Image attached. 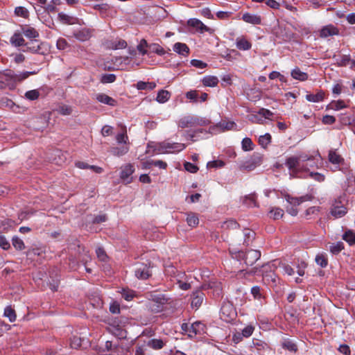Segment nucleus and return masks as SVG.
Wrapping results in <instances>:
<instances>
[{
    "instance_id": "obj_51",
    "label": "nucleus",
    "mask_w": 355,
    "mask_h": 355,
    "mask_svg": "<svg viewBox=\"0 0 355 355\" xmlns=\"http://www.w3.org/2000/svg\"><path fill=\"white\" fill-rule=\"evenodd\" d=\"M257 114L264 117L266 119L272 120L274 114L269 110L266 108H261L257 112Z\"/></svg>"
},
{
    "instance_id": "obj_20",
    "label": "nucleus",
    "mask_w": 355,
    "mask_h": 355,
    "mask_svg": "<svg viewBox=\"0 0 355 355\" xmlns=\"http://www.w3.org/2000/svg\"><path fill=\"white\" fill-rule=\"evenodd\" d=\"M286 201L294 206L299 205L301 203H302L304 201L309 200L311 199V198L306 195L304 196H301L299 198L297 197H292L290 195L287 194L285 196Z\"/></svg>"
},
{
    "instance_id": "obj_9",
    "label": "nucleus",
    "mask_w": 355,
    "mask_h": 355,
    "mask_svg": "<svg viewBox=\"0 0 355 355\" xmlns=\"http://www.w3.org/2000/svg\"><path fill=\"white\" fill-rule=\"evenodd\" d=\"M205 297V295L202 291L197 290L187 300V297H184L185 300L182 303L187 304L191 302V307L198 309L201 306Z\"/></svg>"
},
{
    "instance_id": "obj_15",
    "label": "nucleus",
    "mask_w": 355,
    "mask_h": 355,
    "mask_svg": "<svg viewBox=\"0 0 355 355\" xmlns=\"http://www.w3.org/2000/svg\"><path fill=\"white\" fill-rule=\"evenodd\" d=\"M234 125V122H220L215 125L211 126L209 129V132L210 134H215L217 131L231 130Z\"/></svg>"
},
{
    "instance_id": "obj_7",
    "label": "nucleus",
    "mask_w": 355,
    "mask_h": 355,
    "mask_svg": "<svg viewBox=\"0 0 355 355\" xmlns=\"http://www.w3.org/2000/svg\"><path fill=\"white\" fill-rule=\"evenodd\" d=\"M347 212V209L343 204L340 198L335 199L332 202L330 214L335 218H338L344 216Z\"/></svg>"
},
{
    "instance_id": "obj_23",
    "label": "nucleus",
    "mask_w": 355,
    "mask_h": 355,
    "mask_svg": "<svg viewBox=\"0 0 355 355\" xmlns=\"http://www.w3.org/2000/svg\"><path fill=\"white\" fill-rule=\"evenodd\" d=\"M96 98L98 101L103 104H106L110 106H115L116 105V100L105 94H97Z\"/></svg>"
},
{
    "instance_id": "obj_18",
    "label": "nucleus",
    "mask_w": 355,
    "mask_h": 355,
    "mask_svg": "<svg viewBox=\"0 0 355 355\" xmlns=\"http://www.w3.org/2000/svg\"><path fill=\"white\" fill-rule=\"evenodd\" d=\"M73 37L79 41L85 42L92 37V31L88 28H82L74 32Z\"/></svg>"
},
{
    "instance_id": "obj_28",
    "label": "nucleus",
    "mask_w": 355,
    "mask_h": 355,
    "mask_svg": "<svg viewBox=\"0 0 355 355\" xmlns=\"http://www.w3.org/2000/svg\"><path fill=\"white\" fill-rule=\"evenodd\" d=\"M291 76L294 79L304 81L308 79V74L302 71L298 67L295 68L291 71Z\"/></svg>"
},
{
    "instance_id": "obj_27",
    "label": "nucleus",
    "mask_w": 355,
    "mask_h": 355,
    "mask_svg": "<svg viewBox=\"0 0 355 355\" xmlns=\"http://www.w3.org/2000/svg\"><path fill=\"white\" fill-rule=\"evenodd\" d=\"M152 166H157L160 168H166L167 164L166 162H164L162 160H156V161L150 160V161H146L143 163V166L145 168H149Z\"/></svg>"
},
{
    "instance_id": "obj_41",
    "label": "nucleus",
    "mask_w": 355,
    "mask_h": 355,
    "mask_svg": "<svg viewBox=\"0 0 355 355\" xmlns=\"http://www.w3.org/2000/svg\"><path fill=\"white\" fill-rule=\"evenodd\" d=\"M271 135L269 133H266L261 135L259 138V144L263 148H266L267 146L271 142Z\"/></svg>"
},
{
    "instance_id": "obj_1",
    "label": "nucleus",
    "mask_w": 355,
    "mask_h": 355,
    "mask_svg": "<svg viewBox=\"0 0 355 355\" xmlns=\"http://www.w3.org/2000/svg\"><path fill=\"white\" fill-rule=\"evenodd\" d=\"M286 166L291 171V175L297 177L301 171H308L309 167L313 168L316 166L313 156L301 155L299 156H293L286 159Z\"/></svg>"
},
{
    "instance_id": "obj_16",
    "label": "nucleus",
    "mask_w": 355,
    "mask_h": 355,
    "mask_svg": "<svg viewBox=\"0 0 355 355\" xmlns=\"http://www.w3.org/2000/svg\"><path fill=\"white\" fill-rule=\"evenodd\" d=\"M242 19L248 24H251L253 25H259L261 24V16L252 14L249 12H245L242 16Z\"/></svg>"
},
{
    "instance_id": "obj_54",
    "label": "nucleus",
    "mask_w": 355,
    "mask_h": 355,
    "mask_svg": "<svg viewBox=\"0 0 355 355\" xmlns=\"http://www.w3.org/2000/svg\"><path fill=\"white\" fill-rule=\"evenodd\" d=\"M149 51L158 55H163L165 53L164 49L157 44H150Z\"/></svg>"
},
{
    "instance_id": "obj_17",
    "label": "nucleus",
    "mask_w": 355,
    "mask_h": 355,
    "mask_svg": "<svg viewBox=\"0 0 355 355\" xmlns=\"http://www.w3.org/2000/svg\"><path fill=\"white\" fill-rule=\"evenodd\" d=\"M338 34V29L333 25L324 26L320 31V37L324 38L329 36L337 35Z\"/></svg>"
},
{
    "instance_id": "obj_61",
    "label": "nucleus",
    "mask_w": 355,
    "mask_h": 355,
    "mask_svg": "<svg viewBox=\"0 0 355 355\" xmlns=\"http://www.w3.org/2000/svg\"><path fill=\"white\" fill-rule=\"evenodd\" d=\"M116 80V76L114 74L109 73L104 74L101 77V82L103 83H111L114 82Z\"/></svg>"
},
{
    "instance_id": "obj_63",
    "label": "nucleus",
    "mask_w": 355,
    "mask_h": 355,
    "mask_svg": "<svg viewBox=\"0 0 355 355\" xmlns=\"http://www.w3.org/2000/svg\"><path fill=\"white\" fill-rule=\"evenodd\" d=\"M254 329V328L252 326L248 325L242 330L241 335L245 338H248L252 334Z\"/></svg>"
},
{
    "instance_id": "obj_64",
    "label": "nucleus",
    "mask_w": 355,
    "mask_h": 355,
    "mask_svg": "<svg viewBox=\"0 0 355 355\" xmlns=\"http://www.w3.org/2000/svg\"><path fill=\"white\" fill-rule=\"evenodd\" d=\"M309 175L319 182H323L325 179V176L323 174L318 172H311Z\"/></svg>"
},
{
    "instance_id": "obj_29",
    "label": "nucleus",
    "mask_w": 355,
    "mask_h": 355,
    "mask_svg": "<svg viewBox=\"0 0 355 355\" xmlns=\"http://www.w3.org/2000/svg\"><path fill=\"white\" fill-rule=\"evenodd\" d=\"M155 87L154 82L139 81L136 84V88L139 90H153Z\"/></svg>"
},
{
    "instance_id": "obj_46",
    "label": "nucleus",
    "mask_w": 355,
    "mask_h": 355,
    "mask_svg": "<svg viewBox=\"0 0 355 355\" xmlns=\"http://www.w3.org/2000/svg\"><path fill=\"white\" fill-rule=\"evenodd\" d=\"M242 149L244 151H249L253 149L254 144L251 140V139L248 137H245L242 140Z\"/></svg>"
},
{
    "instance_id": "obj_48",
    "label": "nucleus",
    "mask_w": 355,
    "mask_h": 355,
    "mask_svg": "<svg viewBox=\"0 0 355 355\" xmlns=\"http://www.w3.org/2000/svg\"><path fill=\"white\" fill-rule=\"evenodd\" d=\"M4 316L8 318L9 321L10 322H12L15 321L16 320V314L14 311L10 306H7L4 310Z\"/></svg>"
},
{
    "instance_id": "obj_43",
    "label": "nucleus",
    "mask_w": 355,
    "mask_h": 355,
    "mask_svg": "<svg viewBox=\"0 0 355 355\" xmlns=\"http://www.w3.org/2000/svg\"><path fill=\"white\" fill-rule=\"evenodd\" d=\"M170 97V94L168 91L166 90H161L158 92L156 100L159 103H165L168 100Z\"/></svg>"
},
{
    "instance_id": "obj_42",
    "label": "nucleus",
    "mask_w": 355,
    "mask_h": 355,
    "mask_svg": "<svg viewBox=\"0 0 355 355\" xmlns=\"http://www.w3.org/2000/svg\"><path fill=\"white\" fill-rule=\"evenodd\" d=\"M251 46V43L245 39H241L236 42V47L240 50H248Z\"/></svg>"
},
{
    "instance_id": "obj_30",
    "label": "nucleus",
    "mask_w": 355,
    "mask_h": 355,
    "mask_svg": "<svg viewBox=\"0 0 355 355\" xmlns=\"http://www.w3.org/2000/svg\"><path fill=\"white\" fill-rule=\"evenodd\" d=\"M324 92L322 91L318 92L317 94H308L306 96V99L310 102L318 103L323 101Z\"/></svg>"
},
{
    "instance_id": "obj_25",
    "label": "nucleus",
    "mask_w": 355,
    "mask_h": 355,
    "mask_svg": "<svg viewBox=\"0 0 355 355\" xmlns=\"http://www.w3.org/2000/svg\"><path fill=\"white\" fill-rule=\"evenodd\" d=\"M202 83L205 87H215L218 83V78L214 76H207L202 78Z\"/></svg>"
},
{
    "instance_id": "obj_8",
    "label": "nucleus",
    "mask_w": 355,
    "mask_h": 355,
    "mask_svg": "<svg viewBox=\"0 0 355 355\" xmlns=\"http://www.w3.org/2000/svg\"><path fill=\"white\" fill-rule=\"evenodd\" d=\"M261 257V252L257 250H248L245 252H240L239 257H241L247 266H252Z\"/></svg>"
},
{
    "instance_id": "obj_38",
    "label": "nucleus",
    "mask_w": 355,
    "mask_h": 355,
    "mask_svg": "<svg viewBox=\"0 0 355 355\" xmlns=\"http://www.w3.org/2000/svg\"><path fill=\"white\" fill-rule=\"evenodd\" d=\"M129 150V148L127 146H121V147H114L111 150V153L112 155L115 156H122L126 154Z\"/></svg>"
},
{
    "instance_id": "obj_24",
    "label": "nucleus",
    "mask_w": 355,
    "mask_h": 355,
    "mask_svg": "<svg viewBox=\"0 0 355 355\" xmlns=\"http://www.w3.org/2000/svg\"><path fill=\"white\" fill-rule=\"evenodd\" d=\"M58 19L61 22L66 24H74L77 21V19L76 17L64 12H60L58 14Z\"/></svg>"
},
{
    "instance_id": "obj_34",
    "label": "nucleus",
    "mask_w": 355,
    "mask_h": 355,
    "mask_svg": "<svg viewBox=\"0 0 355 355\" xmlns=\"http://www.w3.org/2000/svg\"><path fill=\"white\" fill-rule=\"evenodd\" d=\"M334 58L336 60L338 65L346 66L350 62V56L349 55H334Z\"/></svg>"
},
{
    "instance_id": "obj_47",
    "label": "nucleus",
    "mask_w": 355,
    "mask_h": 355,
    "mask_svg": "<svg viewBox=\"0 0 355 355\" xmlns=\"http://www.w3.org/2000/svg\"><path fill=\"white\" fill-rule=\"evenodd\" d=\"M343 249H344V244L341 241L334 243L330 246V251L334 254H339Z\"/></svg>"
},
{
    "instance_id": "obj_44",
    "label": "nucleus",
    "mask_w": 355,
    "mask_h": 355,
    "mask_svg": "<svg viewBox=\"0 0 355 355\" xmlns=\"http://www.w3.org/2000/svg\"><path fill=\"white\" fill-rule=\"evenodd\" d=\"M148 346L155 349H159L163 347L164 343L161 339H151L148 342Z\"/></svg>"
},
{
    "instance_id": "obj_14",
    "label": "nucleus",
    "mask_w": 355,
    "mask_h": 355,
    "mask_svg": "<svg viewBox=\"0 0 355 355\" xmlns=\"http://www.w3.org/2000/svg\"><path fill=\"white\" fill-rule=\"evenodd\" d=\"M135 273V276L141 279H146L150 275L149 267L144 263L138 264L136 266Z\"/></svg>"
},
{
    "instance_id": "obj_22",
    "label": "nucleus",
    "mask_w": 355,
    "mask_h": 355,
    "mask_svg": "<svg viewBox=\"0 0 355 355\" xmlns=\"http://www.w3.org/2000/svg\"><path fill=\"white\" fill-rule=\"evenodd\" d=\"M179 126L182 128L195 127V116L189 115L182 117L179 121Z\"/></svg>"
},
{
    "instance_id": "obj_37",
    "label": "nucleus",
    "mask_w": 355,
    "mask_h": 355,
    "mask_svg": "<svg viewBox=\"0 0 355 355\" xmlns=\"http://www.w3.org/2000/svg\"><path fill=\"white\" fill-rule=\"evenodd\" d=\"M76 166L79 168H81V169H85V168H91L92 169L94 172L97 173H101L103 171V169L101 168V167H98V166H89L88 165L87 163L85 162H78L76 163Z\"/></svg>"
},
{
    "instance_id": "obj_52",
    "label": "nucleus",
    "mask_w": 355,
    "mask_h": 355,
    "mask_svg": "<svg viewBox=\"0 0 355 355\" xmlns=\"http://www.w3.org/2000/svg\"><path fill=\"white\" fill-rule=\"evenodd\" d=\"M40 96V92L37 89L28 91L25 93V97L31 101L36 100Z\"/></svg>"
},
{
    "instance_id": "obj_32",
    "label": "nucleus",
    "mask_w": 355,
    "mask_h": 355,
    "mask_svg": "<svg viewBox=\"0 0 355 355\" xmlns=\"http://www.w3.org/2000/svg\"><path fill=\"white\" fill-rule=\"evenodd\" d=\"M22 31L24 35L29 39H33L39 37V33L33 27H24L22 28Z\"/></svg>"
},
{
    "instance_id": "obj_5",
    "label": "nucleus",
    "mask_w": 355,
    "mask_h": 355,
    "mask_svg": "<svg viewBox=\"0 0 355 355\" xmlns=\"http://www.w3.org/2000/svg\"><path fill=\"white\" fill-rule=\"evenodd\" d=\"M263 162V156L258 153H254L249 159L241 162L239 170L241 171H252L260 166Z\"/></svg>"
},
{
    "instance_id": "obj_21",
    "label": "nucleus",
    "mask_w": 355,
    "mask_h": 355,
    "mask_svg": "<svg viewBox=\"0 0 355 355\" xmlns=\"http://www.w3.org/2000/svg\"><path fill=\"white\" fill-rule=\"evenodd\" d=\"M134 170L135 169H134V167H133L132 165H131V164H126L125 166H123L121 168V178L123 181H126L127 182H130V181L129 180V178L132 174V173L134 172Z\"/></svg>"
},
{
    "instance_id": "obj_58",
    "label": "nucleus",
    "mask_w": 355,
    "mask_h": 355,
    "mask_svg": "<svg viewBox=\"0 0 355 355\" xmlns=\"http://www.w3.org/2000/svg\"><path fill=\"white\" fill-rule=\"evenodd\" d=\"M184 167L187 171L192 173H195L198 171V167L196 165L189 162L184 163Z\"/></svg>"
},
{
    "instance_id": "obj_56",
    "label": "nucleus",
    "mask_w": 355,
    "mask_h": 355,
    "mask_svg": "<svg viewBox=\"0 0 355 355\" xmlns=\"http://www.w3.org/2000/svg\"><path fill=\"white\" fill-rule=\"evenodd\" d=\"M211 288H213L214 296L216 298H220L223 296V289L220 284H217L214 286H211Z\"/></svg>"
},
{
    "instance_id": "obj_36",
    "label": "nucleus",
    "mask_w": 355,
    "mask_h": 355,
    "mask_svg": "<svg viewBox=\"0 0 355 355\" xmlns=\"http://www.w3.org/2000/svg\"><path fill=\"white\" fill-rule=\"evenodd\" d=\"M187 223L190 227H196L199 223V219L198 216L194 213H190L187 214Z\"/></svg>"
},
{
    "instance_id": "obj_10",
    "label": "nucleus",
    "mask_w": 355,
    "mask_h": 355,
    "mask_svg": "<svg viewBox=\"0 0 355 355\" xmlns=\"http://www.w3.org/2000/svg\"><path fill=\"white\" fill-rule=\"evenodd\" d=\"M187 24L191 28H195L196 31L200 33H204L205 32H208L210 34L214 33V30L211 28L205 25L200 20L192 18L189 19L187 21Z\"/></svg>"
},
{
    "instance_id": "obj_49",
    "label": "nucleus",
    "mask_w": 355,
    "mask_h": 355,
    "mask_svg": "<svg viewBox=\"0 0 355 355\" xmlns=\"http://www.w3.org/2000/svg\"><path fill=\"white\" fill-rule=\"evenodd\" d=\"M270 217L274 220H278L281 218L284 215V211L280 208H273L270 211Z\"/></svg>"
},
{
    "instance_id": "obj_4",
    "label": "nucleus",
    "mask_w": 355,
    "mask_h": 355,
    "mask_svg": "<svg viewBox=\"0 0 355 355\" xmlns=\"http://www.w3.org/2000/svg\"><path fill=\"white\" fill-rule=\"evenodd\" d=\"M147 148V153L153 151L156 154L171 153L177 151L178 146L175 143H171L168 141H164L156 144L155 146L148 144Z\"/></svg>"
},
{
    "instance_id": "obj_55",
    "label": "nucleus",
    "mask_w": 355,
    "mask_h": 355,
    "mask_svg": "<svg viewBox=\"0 0 355 355\" xmlns=\"http://www.w3.org/2000/svg\"><path fill=\"white\" fill-rule=\"evenodd\" d=\"M82 339L78 336H73L71 338L70 346L73 349H78L81 347Z\"/></svg>"
},
{
    "instance_id": "obj_13",
    "label": "nucleus",
    "mask_w": 355,
    "mask_h": 355,
    "mask_svg": "<svg viewBox=\"0 0 355 355\" xmlns=\"http://www.w3.org/2000/svg\"><path fill=\"white\" fill-rule=\"evenodd\" d=\"M105 47L109 49H123L127 46V42L122 39L107 40L104 43Z\"/></svg>"
},
{
    "instance_id": "obj_40",
    "label": "nucleus",
    "mask_w": 355,
    "mask_h": 355,
    "mask_svg": "<svg viewBox=\"0 0 355 355\" xmlns=\"http://www.w3.org/2000/svg\"><path fill=\"white\" fill-rule=\"evenodd\" d=\"M346 105L343 101L339 100L337 101H332L329 105L327 106V109H332L334 110H339L340 109H343L344 107H346Z\"/></svg>"
},
{
    "instance_id": "obj_33",
    "label": "nucleus",
    "mask_w": 355,
    "mask_h": 355,
    "mask_svg": "<svg viewBox=\"0 0 355 355\" xmlns=\"http://www.w3.org/2000/svg\"><path fill=\"white\" fill-rule=\"evenodd\" d=\"M282 346L284 349L292 352H296L297 351V346L293 340L290 339L284 340L282 343Z\"/></svg>"
},
{
    "instance_id": "obj_26",
    "label": "nucleus",
    "mask_w": 355,
    "mask_h": 355,
    "mask_svg": "<svg viewBox=\"0 0 355 355\" xmlns=\"http://www.w3.org/2000/svg\"><path fill=\"white\" fill-rule=\"evenodd\" d=\"M10 42L15 46L26 45L25 40L19 33H15L10 38Z\"/></svg>"
},
{
    "instance_id": "obj_39",
    "label": "nucleus",
    "mask_w": 355,
    "mask_h": 355,
    "mask_svg": "<svg viewBox=\"0 0 355 355\" xmlns=\"http://www.w3.org/2000/svg\"><path fill=\"white\" fill-rule=\"evenodd\" d=\"M243 203L248 207H257V196L254 193L245 196Z\"/></svg>"
},
{
    "instance_id": "obj_57",
    "label": "nucleus",
    "mask_w": 355,
    "mask_h": 355,
    "mask_svg": "<svg viewBox=\"0 0 355 355\" xmlns=\"http://www.w3.org/2000/svg\"><path fill=\"white\" fill-rule=\"evenodd\" d=\"M58 112L62 115H69L72 112V108L69 105H62L58 107Z\"/></svg>"
},
{
    "instance_id": "obj_12",
    "label": "nucleus",
    "mask_w": 355,
    "mask_h": 355,
    "mask_svg": "<svg viewBox=\"0 0 355 355\" xmlns=\"http://www.w3.org/2000/svg\"><path fill=\"white\" fill-rule=\"evenodd\" d=\"M192 277L191 275H187L184 272H179V288L183 291H188L191 288Z\"/></svg>"
},
{
    "instance_id": "obj_59",
    "label": "nucleus",
    "mask_w": 355,
    "mask_h": 355,
    "mask_svg": "<svg viewBox=\"0 0 355 355\" xmlns=\"http://www.w3.org/2000/svg\"><path fill=\"white\" fill-rule=\"evenodd\" d=\"M15 12L17 16L22 17L24 18L28 16V10L22 6L15 8Z\"/></svg>"
},
{
    "instance_id": "obj_53",
    "label": "nucleus",
    "mask_w": 355,
    "mask_h": 355,
    "mask_svg": "<svg viewBox=\"0 0 355 355\" xmlns=\"http://www.w3.org/2000/svg\"><path fill=\"white\" fill-rule=\"evenodd\" d=\"M211 123V121L203 117L195 116V127L196 126H205Z\"/></svg>"
},
{
    "instance_id": "obj_31",
    "label": "nucleus",
    "mask_w": 355,
    "mask_h": 355,
    "mask_svg": "<svg viewBox=\"0 0 355 355\" xmlns=\"http://www.w3.org/2000/svg\"><path fill=\"white\" fill-rule=\"evenodd\" d=\"M342 238L350 245H353L355 244V232L353 230H346L343 234Z\"/></svg>"
},
{
    "instance_id": "obj_6",
    "label": "nucleus",
    "mask_w": 355,
    "mask_h": 355,
    "mask_svg": "<svg viewBox=\"0 0 355 355\" xmlns=\"http://www.w3.org/2000/svg\"><path fill=\"white\" fill-rule=\"evenodd\" d=\"M220 318L226 322L232 320L236 315V310L230 302H224L220 308Z\"/></svg>"
},
{
    "instance_id": "obj_60",
    "label": "nucleus",
    "mask_w": 355,
    "mask_h": 355,
    "mask_svg": "<svg viewBox=\"0 0 355 355\" xmlns=\"http://www.w3.org/2000/svg\"><path fill=\"white\" fill-rule=\"evenodd\" d=\"M190 53L189 46L184 43L179 42V55H188Z\"/></svg>"
},
{
    "instance_id": "obj_19",
    "label": "nucleus",
    "mask_w": 355,
    "mask_h": 355,
    "mask_svg": "<svg viewBox=\"0 0 355 355\" xmlns=\"http://www.w3.org/2000/svg\"><path fill=\"white\" fill-rule=\"evenodd\" d=\"M328 159L329 162L334 165H342L344 163V159L335 150L329 151Z\"/></svg>"
},
{
    "instance_id": "obj_35",
    "label": "nucleus",
    "mask_w": 355,
    "mask_h": 355,
    "mask_svg": "<svg viewBox=\"0 0 355 355\" xmlns=\"http://www.w3.org/2000/svg\"><path fill=\"white\" fill-rule=\"evenodd\" d=\"M149 45L147 43V41L144 39H142L139 44L137 46V51L142 55H144L148 53V51L149 50Z\"/></svg>"
},
{
    "instance_id": "obj_11",
    "label": "nucleus",
    "mask_w": 355,
    "mask_h": 355,
    "mask_svg": "<svg viewBox=\"0 0 355 355\" xmlns=\"http://www.w3.org/2000/svg\"><path fill=\"white\" fill-rule=\"evenodd\" d=\"M202 325L199 322H194L191 326L187 323H183L181 325L182 334L184 335L187 334L188 337L192 338L200 332L199 329Z\"/></svg>"
},
{
    "instance_id": "obj_3",
    "label": "nucleus",
    "mask_w": 355,
    "mask_h": 355,
    "mask_svg": "<svg viewBox=\"0 0 355 355\" xmlns=\"http://www.w3.org/2000/svg\"><path fill=\"white\" fill-rule=\"evenodd\" d=\"M148 300V307L153 313L163 311L164 305L168 302V299L162 294L150 293Z\"/></svg>"
},
{
    "instance_id": "obj_2",
    "label": "nucleus",
    "mask_w": 355,
    "mask_h": 355,
    "mask_svg": "<svg viewBox=\"0 0 355 355\" xmlns=\"http://www.w3.org/2000/svg\"><path fill=\"white\" fill-rule=\"evenodd\" d=\"M35 73V71H24L15 74L10 70H7L0 75V78L6 88L8 87L10 89H13L15 88L17 83L25 80L30 75Z\"/></svg>"
},
{
    "instance_id": "obj_45",
    "label": "nucleus",
    "mask_w": 355,
    "mask_h": 355,
    "mask_svg": "<svg viewBox=\"0 0 355 355\" xmlns=\"http://www.w3.org/2000/svg\"><path fill=\"white\" fill-rule=\"evenodd\" d=\"M315 262L322 268H325L328 264V260L325 254H318L315 257Z\"/></svg>"
},
{
    "instance_id": "obj_62",
    "label": "nucleus",
    "mask_w": 355,
    "mask_h": 355,
    "mask_svg": "<svg viewBox=\"0 0 355 355\" xmlns=\"http://www.w3.org/2000/svg\"><path fill=\"white\" fill-rule=\"evenodd\" d=\"M186 97L193 102L198 101V94L196 90H191L186 93Z\"/></svg>"
},
{
    "instance_id": "obj_50",
    "label": "nucleus",
    "mask_w": 355,
    "mask_h": 355,
    "mask_svg": "<svg viewBox=\"0 0 355 355\" xmlns=\"http://www.w3.org/2000/svg\"><path fill=\"white\" fill-rule=\"evenodd\" d=\"M12 245L18 250H21L25 248V245L23 241L17 236H14L12 239Z\"/></svg>"
}]
</instances>
